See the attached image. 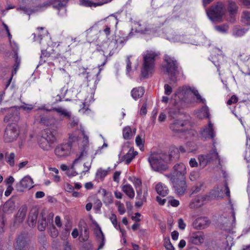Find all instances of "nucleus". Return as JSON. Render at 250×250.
I'll return each mask as SVG.
<instances>
[{"label": "nucleus", "mask_w": 250, "mask_h": 250, "mask_svg": "<svg viewBox=\"0 0 250 250\" xmlns=\"http://www.w3.org/2000/svg\"><path fill=\"white\" fill-rule=\"evenodd\" d=\"M102 193L103 195V201L105 205H108L112 203L113 197L111 193L107 191L105 189H103Z\"/></svg>", "instance_id": "obj_31"}, {"label": "nucleus", "mask_w": 250, "mask_h": 250, "mask_svg": "<svg viewBox=\"0 0 250 250\" xmlns=\"http://www.w3.org/2000/svg\"><path fill=\"white\" fill-rule=\"evenodd\" d=\"M101 149L97 150L94 153L91 155V161L90 163L88 162L85 163L83 164L84 169L83 170L82 173H85L86 172H88L90 170L91 164L93 159L95 158V156L99 153L101 152Z\"/></svg>", "instance_id": "obj_36"}, {"label": "nucleus", "mask_w": 250, "mask_h": 250, "mask_svg": "<svg viewBox=\"0 0 250 250\" xmlns=\"http://www.w3.org/2000/svg\"><path fill=\"white\" fill-rule=\"evenodd\" d=\"M95 227L94 229V232L96 235L97 240L99 242L98 250H100L104 247L105 243V238L101 228L97 224L95 223Z\"/></svg>", "instance_id": "obj_19"}, {"label": "nucleus", "mask_w": 250, "mask_h": 250, "mask_svg": "<svg viewBox=\"0 0 250 250\" xmlns=\"http://www.w3.org/2000/svg\"><path fill=\"white\" fill-rule=\"evenodd\" d=\"M80 4L83 6L88 7H97L99 6L97 1L92 2L89 0H81Z\"/></svg>", "instance_id": "obj_41"}, {"label": "nucleus", "mask_w": 250, "mask_h": 250, "mask_svg": "<svg viewBox=\"0 0 250 250\" xmlns=\"http://www.w3.org/2000/svg\"><path fill=\"white\" fill-rule=\"evenodd\" d=\"M145 93V89L142 86L134 88L131 92L132 98L136 100L142 97Z\"/></svg>", "instance_id": "obj_29"}, {"label": "nucleus", "mask_w": 250, "mask_h": 250, "mask_svg": "<svg viewBox=\"0 0 250 250\" xmlns=\"http://www.w3.org/2000/svg\"><path fill=\"white\" fill-rule=\"evenodd\" d=\"M40 109L46 110L48 111H55L59 114V116H63V117H67V118H68V117H69L70 115H71L70 112L68 111L66 109H65L62 107H61V106L54 107L51 109H46L44 108V107H42Z\"/></svg>", "instance_id": "obj_24"}, {"label": "nucleus", "mask_w": 250, "mask_h": 250, "mask_svg": "<svg viewBox=\"0 0 250 250\" xmlns=\"http://www.w3.org/2000/svg\"><path fill=\"white\" fill-rule=\"evenodd\" d=\"M49 5V3L45 2L42 4L38 6L36 9H32L25 6H20L18 7L17 9L18 11L21 12V13L30 15L32 13L42 10L44 8H47Z\"/></svg>", "instance_id": "obj_20"}, {"label": "nucleus", "mask_w": 250, "mask_h": 250, "mask_svg": "<svg viewBox=\"0 0 250 250\" xmlns=\"http://www.w3.org/2000/svg\"><path fill=\"white\" fill-rule=\"evenodd\" d=\"M79 141L78 137L75 134L72 133L69 135L68 144L72 147L75 143Z\"/></svg>", "instance_id": "obj_42"}, {"label": "nucleus", "mask_w": 250, "mask_h": 250, "mask_svg": "<svg viewBox=\"0 0 250 250\" xmlns=\"http://www.w3.org/2000/svg\"><path fill=\"white\" fill-rule=\"evenodd\" d=\"M71 148L68 144L60 145L55 149V154L59 158H65L70 154Z\"/></svg>", "instance_id": "obj_15"}, {"label": "nucleus", "mask_w": 250, "mask_h": 250, "mask_svg": "<svg viewBox=\"0 0 250 250\" xmlns=\"http://www.w3.org/2000/svg\"><path fill=\"white\" fill-rule=\"evenodd\" d=\"M167 205H170L173 207H177L179 205V201L174 199L172 196L167 197Z\"/></svg>", "instance_id": "obj_44"}, {"label": "nucleus", "mask_w": 250, "mask_h": 250, "mask_svg": "<svg viewBox=\"0 0 250 250\" xmlns=\"http://www.w3.org/2000/svg\"><path fill=\"white\" fill-rule=\"evenodd\" d=\"M15 203L12 200H8L3 206L2 210L5 213H11L15 209Z\"/></svg>", "instance_id": "obj_30"}, {"label": "nucleus", "mask_w": 250, "mask_h": 250, "mask_svg": "<svg viewBox=\"0 0 250 250\" xmlns=\"http://www.w3.org/2000/svg\"><path fill=\"white\" fill-rule=\"evenodd\" d=\"M102 206V203L99 199H96L94 202V208L97 210H99Z\"/></svg>", "instance_id": "obj_60"}, {"label": "nucleus", "mask_w": 250, "mask_h": 250, "mask_svg": "<svg viewBox=\"0 0 250 250\" xmlns=\"http://www.w3.org/2000/svg\"><path fill=\"white\" fill-rule=\"evenodd\" d=\"M33 179L30 176L27 175L24 176L19 183L16 185V188L18 191H23L25 188L30 189L33 187Z\"/></svg>", "instance_id": "obj_16"}, {"label": "nucleus", "mask_w": 250, "mask_h": 250, "mask_svg": "<svg viewBox=\"0 0 250 250\" xmlns=\"http://www.w3.org/2000/svg\"><path fill=\"white\" fill-rule=\"evenodd\" d=\"M224 4L225 8L227 7L230 15H234L237 13L238 6L235 1L232 0H226Z\"/></svg>", "instance_id": "obj_22"}, {"label": "nucleus", "mask_w": 250, "mask_h": 250, "mask_svg": "<svg viewBox=\"0 0 250 250\" xmlns=\"http://www.w3.org/2000/svg\"><path fill=\"white\" fill-rule=\"evenodd\" d=\"M197 116L201 119L208 118L209 112L208 107L207 106L202 107V108L198 112Z\"/></svg>", "instance_id": "obj_39"}, {"label": "nucleus", "mask_w": 250, "mask_h": 250, "mask_svg": "<svg viewBox=\"0 0 250 250\" xmlns=\"http://www.w3.org/2000/svg\"><path fill=\"white\" fill-rule=\"evenodd\" d=\"M165 61L166 62L165 69L168 75L170 81L175 82L177 80V76L179 74L178 63L174 58L168 55L165 56Z\"/></svg>", "instance_id": "obj_6"}, {"label": "nucleus", "mask_w": 250, "mask_h": 250, "mask_svg": "<svg viewBox=\"0 0 250 250\" xmlns=\"http://www.w3.org/2000/svg\"><path fill=\"white\" fill-rule=\"evenodd\" d=\"M227 246L229 247H231L233 245V239L230 235L227 236Z\"/></svg>", "instance_id": "obj_64"}, {"label": "nucleus", "mask_w": 250, "mask_h": 250, "mask_svg": "<svg viewBox=\"0 0 250 250\" xmlns=\"http://www.w3.org/2000/svg\"><path fill=\"white\" fill-rule=\"evenodd\" d=\"M9 42L12 48L13 51L14 52L13 58L15 59V63L14 65L13 70L12 71V77L9 80L8 84H9L10 83L12 77L14 75L16 74L21 63V58H19L18 56V51L19 50L18 45L14 41L11 42V40H9Z\"/></svg>", "instance_id": "obj_13"}, {"label": "nucleus", "mask_w": 250, "mask_h": 250, "mask_svg": "<svg viewBox=\"0 0 250 250\" xmlns=\"http://www.w3.org/2000/svg\"><path fill=\"white\" fill-rule=\"evenodd\" d=\"M69 119V124L71 127H75L78 125L79 121L78 118L75 116H71L70 115L68 117Z\"/></svg>", "instance_id": "obj_45"}, {"label": "nucleus", "mask_w": 250, "mask_h": 250, "mask_svg": "<svg viewBox=\"0 0 250 250\" xmlns=\"http://www.w3.org/2000/svg\"><path fill=\"white\" fill-rule=\"evenodd\" d=\"M242 19L243 22L247 25H250V12L249 11H244L243 13Z\"/></svg>", "instance_id": "obj_47"}, {"label": "nucleus", "mask_w": 250, "mask_h": 250, "mask_svg": "<svg viewBox=\"0 0 250 250\" xmlns=\"http://www.w3.org/2000/svg\"><path fill=\"white\" fill-rule=\"evenodd\" d=\"M219 197V189L211 190L208 195L198 196L190 203V208H199L203 205L206 201H208Z\"/></svg>", "instance_id": "obj_9"}, {"label": "nucleus", "mask_w": 250, "mask_h": 250, "mask_svg": "<svg viewBox=\"0 0 250 250\" xmlns=\"http://www.w3.org/2000/svg\"><path fill=\"white\" fill-rule=\"evenodd\" d=\"M191 144V143H190V142L187 143L186 145V147H185L183 146H180L179 148V151L181 153H185L186 152H192L194 150V149L188 147V146H189Z\"/></svg>", "instance_id": "obj_49"}, {"label": "nucleus", "mask_w": 250, "mask_h": 250, "mask_svg": "<svg viewBox=\"0 0 250 250\" xmlns=\"http://www.w3.org/2000/svg\"><path fill=\"white\" fill-rule=\"evenodd\" d=\"M156 200L159 205H164L167 201V197L166 199H162L161 197L157 196Z\"/></svg>", "instance_id": "obj_61"}, {"label": "nucleus", "mask_w": 250, "mask_h": 250, "mask_svg": "<svg viewBox=\"0 0 250 250\" xmlns=\"http://www.w3.org/2000/svg\"><path fill=\"white\" fill-rule=\"evenodd\" d=\"M5 158L6 162L11 167L15 166V154L14 152L8 153L7 152L5 154Z\"/></svg>", "instance_id": "obj_35"}, {"label": "nucleus", "mask_w": 250, "mask_h": 250, "mask_svg": "<svg viewBox=\"0 0 250 250\" xmlns=\"http://www.w3.org/2000/svg\"><path fill=\"white\" fill-rule=\"evenodd\" d=\"M19 131L17 125L15 124L8 125L5 129L4 139L6 143H10L15 140L18 137Z\"/></svg>", "instance_id": "obj_11"}, {"label": "nucleus", "mask_w": 250, "mask_h": 250, "mask_svg": "<svg viewBox=\"0 0 250 250\" xmlns=\"http://www.w3.org/2000/svg\"><path fill=\"white\" fill-rule=\"evenodd\" d=\"M165 247L167 250H173L174 247L172 245L170 242L168 240L165 242Z\"/></svg>", "instance_id": "obj_63"}, {"label": "nucleus", "mask_w": 250, "mask_h": 250, "mask_svg": "<svg viewBox=\"0 0 250 250\" xmlns=\"http://www.w3.org/2000/svg\"><path fill=\"white\" fill-rule=\"evenodd\" d=\"M154 188L158 194L163 197L166 196L169 193L168 187L161 182L156 183Z\"/></svg>", "instance_id": "obj_23"}, {"label": "nucleus", "mask_w": 250, "mask_h": 250, "mask_svg": "<svg viewBox=\"0 0 250 250\" xmlns=\"http://www.w3.org/2000/svg\"><path fill=\"white\" fill-rule=\"evenodd\" d=\"M209 224V220H194L192 225L195 229H202L207 228Z\"/></svg>", "instance_id": "obj_25"}, {"label": "nucleus", "mask_w": 250, "mask_h": 250, "mask_svg": "<svg viewBox=\"0 0 250 250\" xmlns=\"http://www.w3.org/2000/svg\"><path fill=\"white\" fill-rule=\"evenodd\" d=\"M187 174V167L182 163L175 164L170 173L165 174L170 181H174L175 179L185 178Z\"/></svg>", "instance_id": "obj_8"}, {"label": "nucleus", "mask_w": 250, "mask_h": 250, "mask_svg": "<svg viewBox=\"0 0 250 250\" xmlns=\"http://www.w3.org/2000/svg\"><path fill=\"white\" fill-rule=\"evenodd\" d=\"M55 57L53 55H51L46 51L44 50L42 51V54L41 56V60L40 62V64L45 62L47 61L53 60Z\"/></svg>", "instance_id": "obj_37"}, {"label": "nucleus", "mask_w": 250, "mask_h": 250, "mask_svg": "<svg viewBox=\"0 0 250 250\" xmlns=\"http://www.w3.org/2000/svg\"><path fill=\"white\" fill-rule=\"evenodd\" d=\"M46 220H39L38 223V229L40 231H43L46 227Z\"/></svg>", "instance_id": "obj_48"}, {"label": "nucleus", "mask_w": 250, "mask_h": 250, "mask_svg": "<svg viewBox=\"0 0 250 250\" xmlns=\"http://www.w3.org/2000/svg\"><path fill=\"white\" fill-rule=\"evenodd\" d=\"M200 177V174L197 171H192L189 174V179L191 181H196Z\"/></svg>", "instance_id": "obj_46"}, {"label": "nucleus", "mask_w": 250, "mask_h": 250, "mask_svg": "<svg viewBox=\"0 0 250 250\" xmlns=\"http://www.w3.org/2000/svg\"><path fill=\"white\" fill-rule=\"evenodd\" d=\"M116 206L118 208V210L121 214H123L125 212V209L124 207V204L121 203L120 201H117L115 203Z\"/></svg>", "instance_id": "obj_51"}, {"label": "nucleus", "mask_w": 250, "mask_h": 250, "mask_svg": "<svg viewBox=\"0 0 250 250\" xmlns=\"http://www.w3.org/2000/svg\"><path fill=\"white\" fill-rule=\"evenodd\" d=\"M122 189L130 198L132 199L134 198L135 193L134 189L131 185L129 184L125 185L123 187Z\"/></svg>", "instance_id": "obj_34"}, {"label": "nucleus", "mask_w": 250, "mask_h": 250, "mask_svg": "<svg viewBox=\"0 0 250 250\" xmlns=\"http://www.w3.org/2000/svg\"><path fill=\"white\" fill-rule=\"evenodd\" d=\"M170 160V156L166 154L152 155L148 158V161L152 168L154 171L160 172L168 169L167 163Z\"/></svg>", "instance_id": "obj_3"}, {"label": "nucleus", "mask_w": 250, "mask_h": 250, "mask_svg": "<svg viewBox=\"0 0 250 250\" xmlns=\"http://www.w3.org/2000/svg\"><path fill=\"white\" fill-rule=\"evenodd\" d=\"M204 185L203 182L198 183L194 187L193 193H197L201 191Z\"/></svg>", "instance_id": "obj_56"}, {"label": "nucleus", "mask_w": 250, "mask_h": 250, "mask_svg": "<svg viewBox=\"0 0 250 250\" xmlns=\"http://www.w3.org/2000/svg\"><path fill=\"white\" fill-rule=\"evenodd\" d=\"M81 132L83 136V140L80 141L79 151L77 154V158L74 160L71 169L67 171V175L69 177H73L78 175V172L75 170V167L82 159L87 157L88 154L90 153L93 150L92 148H90L89 146L88 137L85 134L83 128H81Z\"/></svg>", "instance_id": "obj_1"}, {"label": "nucleus", "mask_w": 250, "mask_h": 250, "mask_svg": "<svg viewBox=\"0 0 250 250\" xmlns=\"http://www.w3.org/2000/svg\"><path fill=\"white\" fill-rule=\"evenodd\" d=\"M215 29L220 32L226 33L228 30V26L227 25L217 26L215 27Z\"/></svg>", "instance_id": "obj_53"}, {"label": "nucleus", "mask_w": 250, "mask_h": 250, "mask_svg": "<svg viewBox=\"0 0 250 250\" xmlns=\"http://www.w3.org/2000/svg\"><path fill=\"white\" fill-rule=\"evenodd\" d=\"M89 237V233L86 229H84L83 232L82 233L79 237L80 241H85L88 240Z\"/></svg>", "instance_id": "obj_50"}, {"label": "nucleus", "mask_w": 250, "mask_h": 250, "mask_svg": "<svg viewBox=\"0 0 250 250\" xmlns=\"http://www.w3.org/2000/svg\"><path fill=\"white\" fill-rule=\"evenodd\" d=\"M204 241V235L200 233H193L190 237V241L195 245L201 244Z\"/></svg>", "instance_id": "obj_28"}, {"label": "nucleus", "mask_w": 250, "mask_h": 250, "mask_svg": "<svg viewBox=\"0 0 250 250\" xmlns=\"http://www.w3.org/2000/svg\"><path fill=\"white\" fill-rule=\"evenodd\" d=\"M219 227L220 229L225 230L226 231H230L231 230L230 223L228 221H226L222 225H221Z\"/></svg>", "instance_id": "obj_52"}, {"label": "nucleus", "mask_w": 250, "mask_h": 250, "mask_svg": "<svg viewBox=\"0 0 250 250\" xmlns=\"http://www.w3.org/2000/svg\"><path fill=\"white\" fill-rule=\"evenodd\" d=\"M226 12V8L222 2H217L213 4L207 13L209 18L213 21H220Z\"/></svg>", "instance_id": "obj_5"}, {"label": "nucleus", "mask_w": 250, "mask_h": 250, "mask_svg": "<svg viewBox=\"0 0 250 250\" xmlns=\"http://www.w3.org/2000/svg\"><path fill=\"white\" fill-rule=\"evenodd\" d=\"M106 61L105 60L104 62L101 64V66H99V70L97 73L95 74H93L92 73L87 72L86 70V69L84 68H82L81 69H80V72L79 73V76H83L85 77V79L87 81V82H90L91 80H95V81H99L98 79V76L100 74L101 71L102 70V68H100L101 66L104 65Z\"/></svg>", "instance_id": "obj_17"}, {"label": "nucleus", "mask_w": 250, "mask_h": 250, "mask_svg": "<svg viewBox=\"0 0 250 250\" xmlns=\"http://www.w3.org/2000/svg\"><path fill=\"white\" fill-rule=\"evenodd\" d=\"M135 142L137 146L139 147H143L145 141L139 135L136 137Z\"/></svg>", "instance_id": "obj_54"}, {"label": "nucleus", "mask_w": 250, "mask_h": 250, "mask_svg": "<svg viewBox=\"0 0 250 250\" xmlns=\"http://www.w3.org/2000/svg\"><path fill=\"white\" fill-rule=\"evenodd\" d=\"M112 220V223L113 225L114 226V227L117 229H119L122 234L123 237H124L125 231L121 228L120 226L119 225H118L117 220Z\"/></svg>", "instance_id": "obj_55"}, {"label": "nucleus", "mask_w": 250, "mask_h": 250, "mask_svg": "<svg viewBox=\"0 0 250 250\" xmlns=\"http://www.w3.org/2000/svg\"><path fill=\"white\" fill-rule=\"evenodd\" d=\"M68 0H53L52 2L53 7L58 10V14L63 16L66 14L65 5Z\"/></svg>", "instance_id": "obj_18"}, {"label": "nucleus", "mask_w": 250, "mask_h": 250, "mask_svg": "<svg viewBox=\"0 0 250 250\" xmlns=\"http://www.w3.org/2000/svg\"><path fill=\"white\" fill-rule=\"evenodd\" d=\"M215 135L213 125L210 121H209L208 125L203 127L200 131V137L204 141L207 139H213Z\"/></svg>", "instance_id": "obj_12"}, {"label": "nucleus", "mask_w": 250, "mask_h": 250, "mask_svg": "<svg viewBox=\"0 0 250 250\" xmlns=\"http://www.w3.org/2000/svg\"><path fill=\"white\" fill-rule=\"evenodd\" d=\"M136 129L133 132L131 128L129 126H126L123 130V134L124 138L125 140L130 139L135 133Z\"/></svg>", "instance_id": "obj_32"}, {"label": "nucleus", "mask_w": 250, "mask_h": 250, "mask_svg": "<svg viewBox=\"0 0 250 250\" xmlns=\"http://www.w3.org/2000/svg\"><path fill=\"white\" fill-rule=\"evenodd\" d=\"M184 125L183 121L176 120L170 125V128L173 132H182L184 131L183 128Z\"/></svg>", "instance_id": "obj_26"}, {"label": "nucleus", "mask_w": 250, "mask_h": 250, "mask_svg": "<svg viewBox=\"0 0 250 250\" xmlns=\"http://www.w3.org/2000/svg\"><path fill=\"white\" fill-rule=\"evenodd\" d=\"M215 141L213 142L212 150L207 154H201L198 157L199 166L202 168H204L208 164L218 160L220 163V158L217 152L216 151L215 146Z\"/></svg>", "instance_id": "obj_7"}, {"label": "nucleus", "mask_w": 250, "mask_h": 250, "mask_svg": "<svg viewBox=\"0 0 250 250\" xmlns=\"http://www.w3.org/2000/svg\"><path fill=\"white\" fill-rule=\"evenodd\" d=\"M244 28H235L233 31V35L236 37H239L243 36L247 31Z\"/></svg>", "instance_id": "obj_40"}, {"label": "nucleus", "mask_w": 250, "mask_h": 250, "mask_svg": "<svg viewBox=\"0 0 250 250\" xmlns=\"http://www.w3.org/2000/svg\"><path fill=\"white\" fill-rule=\"evenodd\" d=\"M173 185L175 192L179 195H183L187 189L186 178L175 179L174 181H170Z\"/></svg>", "instance_id": "obj_14"}, {"label": "nucleus", "mask_w": 250, "mask_h": 250, "mask_svg": "<svg viewBox=\"0 0 250 250\" xmlns=\"http://www.w3.org/2000/svg\"><path fill=\"white\" fill-rule=\"evenodd\" d=\"M189 164L191 167H196L198 166V164L195 158H191L189 160Z\"/></svg>", "instance_id": "obj_62"}, {"label": "nucleus", "mask_w": 250, "mask_h": 250, "mask_svg": "<svg viewBox=\"0 0 250 250\" xmlns=\"http://www.w3.org/2000/svg\"><path fill=\"white\" fill-rule=\"evenodd\" d=\"M192 89L193 88L183 86L178 88L175 93V95L178 97L179 99L184 100L188 97L190 92L192 93Z\"/></svg>", "instance_id": "obj_21"}, {"label": "nucleus", "mask_w": 250, "mask_h": 250, "mask_svg": "<svg viewBox=\"0 0 250 250\" xmlns=\"http://www.w3.org/2000/svg\"><path fill=\"white\" fill-rule=\"evenodd\" d=\"M134 28L136 32L141 34H147L149 31L148 28L143 26L139 21H135L134 22Z\"/></svg>", "instance_id": "obj_33"}, {"label": "nucleus", "mask_w": 250, "mask_h": 250, "mask_svg": "<svg viewBox=\"0 0 250 250\" xmlns=\"http://www.w3.org/2000/svg\"><path fill=\"white\" fill-rule=\"evenodd\" d=\"M108 171L106 170L99 168L98 169L96 174V178L98 182L102 181L104 177L107 175Z\"/></svg>", "instance_id": "obj_38"}, {"label": "nucleus", "mask_w": 250, "mask_h": 250, "mask_svg": "<svg viewBox=\"0 0 250 250\" xmlns=\"http://www.w3.org/2000/svg\"><path fill=\"white\" fill-rule=\"evenodd\" d=\"M56 138L52 132L49 130H44L42 132L41 136L38 139L40 147L44 151H48L53 147Z\"/></svg>", "instance_id": "obj_4"}, {"label": "nucleus", "mask_w": 250, "mask_h": 250, "mask_svg": "<svg viewBox=\"0 0 250 250\" xmlns=\"http://www.w3.org/2000/svg\"><path fill=\"white\" fill-rule=\"evenodd\" d=\"M35 106L30 104H26L21 105L18 107H11L9 109V115L6 116L4 118V121H9L10 120L12 121H17L19 119L18 109H22L25 111H30L34 108Z\"/></svg>", "instance_id": "obj_10"}, {"label": "nucleus", "mask_w": 250, "mask_h": 250, "mask_svg": "<svg viewBox=\"0 0 250 250\" xmlns=\"http://www.w3.org/2000/svg\"><path fill=\"white\" fill-rule=\"evenodd\" d=\"M158 53L152 51L147 50L144 53L143 63L141 68V76L144 78H147L151 74L154 69L155 61L158 56Z\"/></svg>", "instance_id": "obj_2"}, {"label": "nucleus", "mask_w": 250, "mask_h": 250, "mask_svg": "<svg viewBox=\"0 0 250 250\" xmlns=\"http://www.w3.org/2000/svg\"><path fill=\"white\" fill-rule=\"evenodd\" d=\"M131 56H127L126 62V72L128 73L131 69V62L130 60V58L131 57Z\"/></svg>", "instance_id": "obj_58"}, {"label": "nucleus", "mask_w": 250, "mask_h": 250, "mask_svg": "<svg viewBox=\"0 0 250 250\" xmlns=\"http://www.w3.org/2000/svg\"><path fill=\"white\" fill-rule=\"evenodd\" d=\"M165 94L167 95H169L172 92V88L168 84H165L164 85Z\"/></svg>", "instance_id": "obj_57"}, {"label": "nucleus", "mask_w": 250, "mask_h": 250, "mask_svg": "<svg viewBox=\"0 0 250 250\" xmlns=\"http://www.w3.org/2000/svg\"><path fill=\"white\" fill-rule=\"evenodd\" d=\"M192 93L196 97L197 102L200 103H202V104L206 103V100L201 97V96L199 93L198 90H196L194 88H193Z\"/></svg>", "instance_id": "obj_43"}, {"label": "nucleus", "mask_w": 250, "mask_h": 250, "mask_svg": "<svg viewBox=\"0 0 250 250\" xmlns=\"http://www.w3.org/2000/svg\"><path fill=\"white\" fill-rule=\"evenodd\" d=\"M238 102V98L235 95H233L231 98L228 101L227 104L228 105H231L233 104H235Z\"/></svg>", "instance_id": "obj_59"}, {"label": "nucleus", "mask_w": 250, "mask_h": 250, "mask_svg": "<svg viewBox=\"0 0 250 250\" xmlns=\"http://www.w3.org/2000/svg\"><path fill=\"white\" fill-rule=\"evenodd\" d=\"M137 154L138 152L137 151H134L133 148H130L127 153L123 157V161L126 165H128Z\"/></svg>", "instance_id": "obj_27"}]
</instances>
